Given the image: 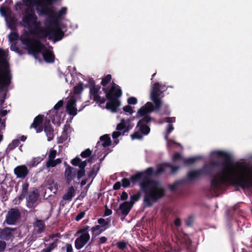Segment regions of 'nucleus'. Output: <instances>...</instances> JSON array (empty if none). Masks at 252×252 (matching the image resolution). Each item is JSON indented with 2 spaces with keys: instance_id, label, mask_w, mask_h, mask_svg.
I'll return each mask as SVG.
<instances>
[{
  "instance_id": "1",
  "label": "nucleus",
  "mask_w": 252,
  "mask_h": 252,
  "mask_svg": "<svg viewBox=\"0 0 252 252\" xmlns=\"http://www.w3.org/2000/svg\"><path fill=\"white\" fill-rule=\"evenodd\" d=\"M212 155L223 158V168L220 172L213 176L210 181V186L206 190L209 196H218L222 186L230 185L242 189L252 188V168L246 162H237L236 165L240 169L239 174H234L230 167L233 166V161L229 154L222 151L212 152Z\"/></svg>"
},
{
  "instance_id": "2",
  "label": "nucleus",
  "mask_w": 252,
  "mask_h": 252,
  "mask_svg": "<svg viewBox=\"0 0 252 252\" xmlns=\"http://www.w3.org/2000/svg\"><path fill=\"white\" fill-rule=\"evenodd\" d=\"M180 168L179 165H173L169 162H163L157 166L156 170L153 167H148L145 170L138 172L132 177L134 182L144 179L140 184L141 190L145 193L143 201L146 207H151L165 195V189L161 183L158 180L151 179L150 177L164 173L167 168H170V174H175Z\"/></svg>"
},
{
  "instance_id": "3",
  "label": "nucleus",
  "mask_w": 252,
  "mask_h": 252,
  "mask_svg": "<svg viewBox=\"0 0 252 252\" xmlns=\"http://www.w3.org/2000/svg\"><path fill=\"white\" fill-rule=\"evenodd\" d=\"M22 43L27 47L29 53L32 54L35 58H36L39 53H41L43 59L46 63L54 62L55 57L53 52L46 49L44 44L39 40L26 37L22 39Z\"/></svg>"
},
{
  "instance_id": "4",
  "label": "nucleus",
  "mask_w": 252,
  "mask_h": 252,
  "mask_svg": "<svg viewBox=\"0 0 252 252\" xmlns=\"http://www.w3.org/2000/svg\"><path fill=\"white\" fill-rule=\"evenodd\" d=\"M24 12L25 15L22 20L23 26L28 28L31 34L37 37L42 27L41 23L37 21L38 18L34 8L29 7L25 9Z\"/></svg>"
},
{
  "instance_id": "5",
  "label": "nucleus",
  "mask_w": 252,
  "mask_h": 252,
  "mask_svg": "<svg viewBox=\"0 0 252 252\" xmlns=\"http://www.w3.org/2000/svg\"><path fill=\"white\" fill-rule=\"evenodd\" d=\"M8 51L0 48V84L10 85L12 74Z\"/></svg>"
},
{
  "instance_id": "6",
  "label": "nucleus",
  "mask_w": 252,
  "mask_h": 252,
  "mask_svg": "<svg viewBox=\"0 0 252 252\" xmlns=\"http://www.w3.org/2000/svg\"><path fill=\"white\" fill-rule=\"evenodd\" d=\"M102 90L105 94V100L108 101L105 108L113 113L116 112L121 104L118 98L122 95V90H114L109 87H102Z\"/></svg>"
},
{
  "instance_id": "7",
  "label": "nucleus",
  "mask_w": 252,
  "mask_h": 252,
  "mask_svg": "<svg viewBox=\"0 0 252 252\" xmlns=\"http://www.w3.org/2000/svg\"><path fill=\"white\" fill-rule=\"evenodd\" d=\"M64 33L60 26L59 28L48 27L45 29L42 27L37 38L43 39L48 37L49 40H52L54 42L61 40L64 36Z\"/></svg>"
},
{
  "instance_id": "8",
  "label": "nucleus",
  "mask_w": 252,
  "mask_h": 252,
  "mask_svg": "<svg viewBox=\"0 0 252 252\" xmlns=\"http://www.w3.org/2000/svg\"><path fill=\"white\" fill-rule=\"evenodd\" d=\"M86 87L89 88V96L91 99L99 105L105 103V97H101L99 94L101 87L99 85H96L94 80L90 79Z\"/></svg>"
},
{
  "instance_id": "9",
  "label": "nucleus",
  "mask_w": 252,
  "mask_h": 252,
  "mask_svg": "<svg viewBox=\"0 0 252 252\" xmlns=\"http://www.w3.org/2000/svg\"><path fill=\"white\" fill-rule=\"evenodd\" d=\"M30 1H34L35 5L37 6L36 10L39 15L47 16L53 13L52 0H30Z\"/></svg>"
},
{
  "instance_id": "10",
  "label": "nucleus",
  "mask_w": 252,
  "mask_h": 252,
  "mask_svg": "<svg viewBox=\"0 0 252 252\" xmlns=\"http://www.w3.org/2000/svg\"><path fill=\"white\" fill-rule=\"evenodd\" d=\"M162 92L160 89V84L158 82L155 83L152 86L151 91V100L155 104L156 109H160L162 105V100L160 96Z\"/></svg>"
},
{
  "instance_id": "11",
  "label": "nucleus",
  "mask_w": 252,
  "mask_h": 252,
  "mask_svg": "<svg viewBox=\"0 0 252 252\" xmlns=\"http://www.w3.org/2000/svg\"><path fill=\"white\" fill-rule=\"evenodd\" d=\"M152 121V118L150 116L143 117L137 123L136 128L138 127L139 131L144 135H148L150 132L149 125Z\"/></svg>"
},
{
  "instance_id": "12",
  "label": "nucleus",
  "mask_w": 252,
  "mask_h": 252,
  "mask_svg": "<svg viewBox=\"0 0 252 252\" xmlns=\"http://www.w3.org/2000/svg\"><path fill=\"white\" fill-rule=\"evenodd\" d=\"M21 212L17 207L11 208L8 212L5 220V222L8 225L15 224L20 219Z\"/></svg>"
},
{
  "instance_id": "13",
  "label": "nucleus",
  "mask_w": 252,
  "mask_h": 252,
  "mask_svg": "<svg viewBox=\"0 0 252 252\" xmlns=\"http://www.w3.org/2000/svg\"><path fill=\"white\" fill-rule=\"evenodd\" d=\"M71 163L75 166H78L80 169L78 170L76 173L77 178L79 180L85 175V168L87 166V162L86 160L82 161L81 159L76 157L72 159L71 161Z\"/></svg>"
},
{
  "instance_id": "14",
  "label": "nucleus",
  "mask_w": 252,
  "mask_h": 252,
  "mask_svg": "<svg viewBox=\"0 0 252 252\" xmlns=\"http://www.w3.org/2000/svg\"><path fill=\"white\" fill-rule=\"evenodd\" d=\"M160 109H156L155 104L154 105L151 102H147L145 105L141 107L137 112L138 114L141 117L149 116L148 114L155 110H159Z\"/></svg>"
},
{
  "instance_id": "15",
  "label": "nucleus",
  "mask_w": 252,
  "mask_h": 252,
  "mask_svg": "<svg viewBox=\"0 0 252 252\" xmlns=\"http://www.w3.org/2000/svg\"><path fill=\"white\" fill-rule=\"evenodd\" d=\"M219 165L220 162L218 161H211L208 164L204 165L200 169L203 175L211 176L212 179L213 176L216 175L218 173H217L215 175H212V172L214 170L215 167Z\"/></svg>"
},
{
  "instance_id": "16",
  "label": "nucleus",
  "mask_w": 252,
  "mask_h": 252,
  "mask_svg": "<svg viewBox=\"0 0 252 252\" xmlns=\"http://www.w3.org/2000/svg\"><path fill=\"white\" fill-rule=\"evenodd\" d=\"M38 197L39 194L37 189L31 191L27 198V206L29 208L34 207Z\"/></svg>"
},
{
  "instance_id": "17",
  "label": "nucleus",
  "mask_w": 252,
  "mask_h": 252,
  "mask_svg": "<svg viewBox=\"0 0 252 252\" xmlns=\"http://www.w3.org/2000/svg\"><path fill=\"white\" fill-rule=\"evenodd\" d=\"M16 229V228L5 227L0 232V238L5 241L9 240L13 236V232L15 231Z\"/></svg>"
},
{
  "instance_id": "18",
  "label": "nucleus",
  "mask_w": 252,
  "mask_h": 252,
  "mask_svg": "<svg viewBox=\"0 0 252 252\" xmlns=\"http://www.w3.org/2000/svg\"><path fill=\"white\" fill-rule=\"evenodd\" d=\"M43 116L41 115H38L35 117L33 120V123L30 126V128H34L37 133L42 131L43 127L42 124L43 121Z\"/></svg>"
},
{
  "instance_id": "19",
  "label": "nucleus",
  "mask_w": 252,
  "mask_h": 252,
  "mask_svg": "<svg viewBox=\"0 0 252 252\" xmlns=\"http://www.w3.org/2000/svg\"><path fill=\"white\" fill-rule=\"evenodd\" d=\"M90 238V234L81 235L75 241V248L78 250L82 249L88 243Z\"/></svg>"
},
{
  "instance_id": "20",
  "label": "nucleus",
  "mask_w": 252,
  "mask_h": 252,
  "mask_svg": "<svg viewBox=\"0 0 252 252\" xmlns=\"http://www.w3.org/2000/svg\"><path fill=\"white\" fill-rule=\"evenodd\" d=\"M10 85L0 84V108L2 109L3 105L6 98V95L9 90Z\"/></svg>"
},
{
  "instance_id": "21",
  "label": "nucleus",
  "mask_w": 252,
  "mask_h": 252,
  "mask_svg": "<svg viewBox=\"0 0 252 252\" xmlns=\"http://www.w3.org/2000/svg\"><path fill=\"white\" fill-rule=\"evenodd\" d=\"M14 174L18 178H25L29 174V170L25 165H19L14 168Z\"/></svg>"
},
{
  "instance_id": "22",
  "label": "nucleus",
  "mask_w": 252,
  "mask_h": 252,
  "mask_svg": "<svg viewBox=\"0 0 252 252\" xmlns=\"http://www.w3.org/2000/svg\"><path fill=\"white\" fill-rule=\"evenodd\" d=\"M129 122V119L126 120L122 119L121 120V123L117 125L116 129L118 131L123 130V134L124 135L126 133L128 132L132 127L130 125Z\"/></svg>"
},
{
  "instance_id": "23",
  "label": "nucleus",
  "mask_w": 252,
  "mask_h": 252,
  "mask_svg": "<svg viewBox=\"0 0 252 252\" xmlns=\"http://www.w3.org/2000/svg\"><path fill=\"white\" fill-rule=\"evenodd\" d=\"M76 100L74 99H70L68 101L66 109L68 114L73 117L77 115V109L76 107Z\"/></svg>"
},
{
  "instance_id": "24",
  "label": "nucleus",
  "mask_w": 252,
  "mask_h": 252,
  "mask_svg": "<svg viewBox=\"0 0 252 252\" xmlns=\"http://www.w3.org/2000/svg\"><path fill=\"white\" fill-rule=\"evenodd\" d=\"M77 169L69 165L65 169L64 174L66 183L69 184L76 176Z\"/></svg>"
},
{
  "instance_id": "25",
  "label": "nucleus",
  "mask_w": 252,
  "mask_h": 252,
  "mask_svg": "<svg viewBox=\"0 0 252 252\" xmlns=\"http://www.w3.org/2000/svg\"><path fill=\"white\" fill-rule=\"evenodd\" d=\"M203 175L200 169L197 170H193L189 172L187 174V177L190 181H193L199 180L201 176Z\"/></svg>"
},
{
  "instance_id": "26",
  "label": "nucleus",
  "mask_w": 252,
  "mask_h": 252,
  "mask_svg": "<svg viewBox=\"0 0 252 252\" xmlns=\"http://www.w3.org/2000/svg\"><path fill=\"white\" fill-rule=\"evenodd\" d=\"M99 169H100L99 164H94L93 166V167L91 168L90 171L87 173V178H88L89 180L90 179H92V180H91V183L87 186V187L86 188H87V189H88L89 188V187H90L91 184L92 183L94 179L95 178V177L97 175V172H98Z\"/></svg>"
},
{
  "instance_id": "27",
  "label": "nucleus",
  "mask_w": 252,
  "mask_h": 252,
  "mask_svg": "<svg viewBox=\"0 0 252 252\" xmlns=\"http://www.w3.org/2000/svg\"><path fill=\"white\" fill-rule=\"evenodd\" d=\"M136 173H135V174L132 175L129 179H128V178H123L121 180V184H122V186L123 187V188H128L130 186V183L131 182L132 184L133 185H135L136 183L139 182V187H140V190L143 191L142 190H141V186H140V184L143 182L145 179H140L136 182H134L133 181H132V180L131 179V178L132 176H134Z\"/></svg>"
},
{
  "instance_id": "28",
  "label": "nucleus",
  "mask_w": 252,
  "mask_h": 252,
  "mask_svg": "<svg viewBox=\"0 0 252 252\" xmlns=\"http://www.w3.org/2000/svg\"><path fill=\"white\" fill-rule=\"evenodd\" d=\"M132 206L128 201H125L121 203L119 206V209L121 211L122 215L126 217L130 212Z\"/></svg>"
},
{
  "instance_id": "29",
  "label": "nucleus",
  "mask_w": 252,
  "mask_h": 252,
  "mask_svg": "<svg viewBox=\"0 0 252 252\" xmlns=\"http://www.w3.org/2000/svg\"><path fill=\"white\" fill-rule=\"evenodd\" d=\"M44 130L46 133L48 141H50L52 140L54 137V129L50 124V120H48V124L45 125Z\"/></svg>"
},
{
  "instance_id": "30",
  "label": "nucleus",
  "mask_w": 252,
  "mask_h": 252,
  "mask_svg": "<svg viewBox=\"0 0 252 252\" xmlns=\"http://www.w3.org/2000/svg\"><path fill=\"white\" fill-rule=\"evenodd\" d=\"M47 16H48L47 22L49 25L52 26L53 28H59V26H60V20L55 17V15L54 13Z\"/></svg>"
},
{
  "instance_id": "31",
  "label": "nucleus",
  "mask_w": 252,
  "mask_h": 252,
  "mask_svg": "<svg viewBox=\"0 0 252 252\" xmlns=\"http://www.w3.org/2000/svg\"><path fill=\"white\" fill-rule=\"evenodd\" d=\"M75 190L73 187H69L66 193L63 196V199L64 200L70 201L75 195Z\"/></svg>"
},
{
  "instance_id": "32",
  "label": "nucleus",
  "mask_w": 252,
  "mask_h": 252,
  "mask_svg": "<svg viewBox=\"0 0 252 252\" xmlns=\"http://www.w3.org/2000/svg\"><path fill=\"white\" fill-rule=\"evenodd\" d=\"M108 228V226L102 228L100 225H96L91 228L92 235L94 237H96Z\"/></svg>"
},
{
  "instance_id": "33",
  "label": "nucleus",
  "mask_w": 252,
  "mask_h": 252,
  "mask_svg": "<svg viewBox=\"0 0 252 252\" xmlns=\"http://www.w3.org/2000/svg\"><path fill=\"white\" fill-rule=\"evenodd\" d=\"M29 185L28 183H25L22 185V189L21 194L18 196V200H22L27 195Z\"/></svg>"
},
{
  "instance_id": "34",
  "label": "nucleus",
  "mask_w": 252,
  "mask_h": 252,
  "mask_svg": "<svg viewBox=\"0 0 252 252\" xmlns=\"http://www.w3.org/2000/svg\"><path fill=\"white\" fill-rule=\"evenodd\" d=\"M35 227H37L38 229L36 232L37 233H41L43 232L45 228V224L43 220H37L34 224Z\"/></svg>"
},
{
  "instance_id": "35",
  "label": "nucleus",
  "mask_w": 252,
  "mask_h": 252,
  "mask_svg": "<svg viewBox=\"0 0 252 252\" xmlns=\"http://www.w3.org/2000/svg\"><path fill=\"white\" fill-rule=\"evenodd\" d=\"M100 140L102 141V145L103 147L110 146L111 144L110 137L108 134H104L100 137Z\"/></svg>"
},
{
  "instance_id": "36",
  "label": "nucleus",
  "mask_w": 252,
  "mask_h": 252,
  "mask_svg": "<svg viewBox=\"0 0 252 252\" xmlns=\"http://www.w3.org/2000/svg\"><path fill=\"white\" fill-rule=\"evenodd\" d=\"M67 8L63 7L59 11L55 13V17L58 18L60 21L62 20L63 16L66 14Z\"/></svg>"
},
{
  "instance_id": "37",
  "label": "nucleus",
  "mask_w": 252,
  "mask_h": 252,
  "mask_svg": "<svg viewBox=\"0 0 252 252\" xmlns=\"http://www.w3.org/2000/svg\"><path fill=\"white\" fill-rule=\"evenodd\" d=\"M97 222L102 228L105 227L106 226L109 228L110 225V220L108 219L106 220L103 218H99L97 220Z\"/></svg>"
},
{
  "instance_id": "38",
  "label": "nucleus",
  "mask_w": 252,
  "mask_h": 252,
  "mask_svg": "<svg viewBox=\"0 0 252 252\" xmlns=\"http://www.w3.org/2000/svg\"><path fill=\"white\" fill-rule=\"evenodd\" d=\"M111 79V75L107 74L102 78L100 84L103 86V87H106V86L110 82Z\"/></svg>"
},
{
  "instance_id": "39",
  "label": "nucleus",
  "mask_w": 252,
  "mask_h": 252,
  "mask_svg": "<svg viewBox=\"0 0 252 252\" xmlns=\"http://www.w3.org/2000/svg\"><path fill=\"white\" fill-rule=\"evenodd\" d=\"M20 144V141L18 139L14 140L12 141L11 143L8 145V146L6 149V151L8 152L14 150L16 147H17L19 144Z\"/></svg>"
},
{
  "instance_id": "40",
  "label": "nucleus",
  "mask_w": 252,
  "mask_h": 252,
  "mask_svg": "<svg viewBox=\"0 0 252 252\" xmlns=\"http://www.w3.org/2000/svg\"><path fill=\"white\" fill-rule=\"evenodd\" d=\"M199 158V157H192L188 158H184L183 162L185 166L190 165L193 164Z\"/></svg>"
},
{
  "instance_id": "41",
  "label": "nucleus",
  "mask_w": 252,
  "mask_h": 252,
  "mask_svg": "<svg viewBox=\"0 0 252 252\" xmlns=\"http://www.w3.org/2000/svg\"><path fill=\"white\" fill-rule=\"evenodd\" d=\"M141 194L140 192H138L135 194H134L130 196V201H128L130 204H131V205L133 206L134 203L140 199L141 197Z\"/></svg>"
},
{
  "instance_id": "42",
  "label": "nucleus",
  "mask_w": 252,
  "mask_h": 252,
  "mask_svg": "<svg viewBox=\"0 0 252 252\" xmlns=\"http://www.w3.org/2000/svg\"><path fill=\"white\" fill-rule=\"evenodd\" d=\"M83 90V83L80 82L76 86L74 87L73 92L75 94H79L82 92Z\"/></svg>"
},
{
  "instance_id": "43",
  "label": "nucleus",
  "mask_w": 252,
  "mask_h": 252,
  "mask_svg": "<svg viewBox=\"0 0 252 252\" xmlns=\"http://www.w3.org/2000/svg\"><path fill=\"white\" fill-rule=\"evenodd\" d=\"M67 137L66 130L65 129V127H64L61 136L58 138V143L61 144L63 143L67 140Z\"/></svg>"
},
{
  "instance_id": "44",
  "label": "nucleus",
  "mask_w": 252,
  "mask_h": 252,
  "mask_svg": "<svg viewBox=\"0 0 252 252\" xmlns=\"http://www.w3.org/2000/svg\"><path fill=\"white\" fill-rule=\"evenodd\" d=\"M183 160L184 158L180 153H176L173 155L172 157V161L174 163H176L180 161H183Z\"/></svg>"
},
{
  "instance_id": "45",
  "label": "nucleus",
  "mask_w": 252,
  "mask_h": 252,
  "mask_svg": "<svg viewBox=\"0 0 252 252\" xmlns=\"http://www.w3.org/2000/svg\"><path fill=\"white\" fill-rule=\"evenodd\" d=\"M183 183V180L177 181L175 182L173 184L169 185L168 186V189L171 191H175L177 189V186L182 184Z\"/></svg>"
},
{
  "instance_id": "46",
  "label": "nucleus",
  "mask_w": 252,
  "mask_h": 252,
  "mask_svg": "<svg viewBox=\"0 0 252 252\" xmlns=\"http://www.w3.org/2000/svg\"><path fill=\"white\" fill-rule=\"evenodd\" d=\"M143 134L139 131H135L130 136L132 140L139 139L141 140L143 139Z\"/></svg>"
},
{
  "instance_id": "47",
  "label": "nucleus",
  "mask_w": 252,
  "mask_h": 252,
  "mask_svg": "<svg viewBox=\"0 0 252 252\" xmlns=\"http://www.w3.org/2000/svg\"><path fill=\"white\" fill-rule=\"evenodd\" d=\"M90 227L88 225L84 226L83 228L78 230L77 234H80L81 235L89 234L88 233Z\"/></svg>"
},
{
  "instance_id": "48",
  "label": "nucleus",
  "mask_w": 252,
  "mask_h": 252,
  "mask_svg": "<svg viewBox=\"0 0 252 252\" xmlns=\"http://www.w3.org/2000/svg\"><path fill=\"white\" fill-rule=\"evenodd\" d=\"M59 242V240L58 239H56L52 243L49 244L47 248L50 251V252H51L57 247Z\"/></svg>"
},
{
  "instance_id": "49",
  "label": "nucleus",
  "mask_w": 252,
  "mask_h": 252,
  "mask_svg": "<svg viewBox=\"0 0 252 252\" xmlns=\"http://www.w3.org/2000/svg\"><path fill=\"white\" fill-rule=\"evenodd\" d=\"M92 151L90 149H87L81 153L80 156L83 158H86L90 157L92 154Z\"/></svg>"
},
{
  "instance_id": "50",
  "label": "nucleus",
  "mask_w": 252,
  "mask_h": 252,
  "mask_svg": "<svg viewBox=\"0 0 252 252\" xmlns=\"http://www.w3.org/2000/svg\"><path fill=\"white\" fill-rule=\"evenodd\" d=\"M117 247L120 249L123 250L125 249L127 246V243L124 242V241H119L118 242L117 244Z\"/></svg>"
},
{
  "instance_id": "51",
  "label": "nucleus",
  "mask_w": 252,
  "mask_h": 252,
  "mask_svg": "<svg viewBox=\"0 0 252 252\" xmlns=\"http://www.w3.org/2000/svg\"><path fill=\"white\" fill-rule=\"evenodd\" d=\"M127 101L129 105H135L137 103V99L136 97L131 96L128 98Z\"/></svg>"
},
{
  "instance_id": "52",
  "label": "nucleus",
  "mask_w": 252,
  "mask_h": 252,
  "mask_svg": "<svg viewBox=\"0 0 252 252\" xmlns=\"http://www.w3.org/2000/svg\"><path fill=\"white\" fill-rule=\"evenodd\" d=\"M63 104V101L62 100H59L54 106V111L58 110L60 108H61Z\"/></svg>"
},
{
  "instance_id": "53",
  "label": "nucleus",
  "mask_w": 252,
  "mask_h": 252,
  "mask_svg": "<svg viewBox=\"0 0 252 252\" xmlns=\"http://www.w3.org/2000/svg\"><path fill=\"white\" fill-rule=\"evenodd\" d=\"M174 129V127L172 124H168L166 129L167 135L165 136V138L166 139L168 138V135L170 134Z\"/></svg>"
},
{
  "instance_id": "54",
  "label": "nucleus",
  "mask_w": 252,
  "mask_h": 252,
  "mask_svg": "<svg viewBox=\"0 0 252 252\" xmlns=\"http://www.w3.org/2000/svg\"><path fill=\"white\" fill-rule=\"evenodd\" d=\"M123 110L124 112L128 113L130 114H131L133 113L132 108L128 105L124 106L123 107Z\"/></svg>"
},
{
  "instance_id": "55",
  "label": "nucleus",
  "mask_w": 252,
  "mask_h": 252,
  "mask_svg": "<svg viewBox=\"0 0 252 252\" xmlns=\"http://www.w3.org/2000/svg\"><path fill=\"white\" fill-rule=\"evenodd\" d=\"M57 154V151L55 150H51L48 155V159H54Z\"/></svg>"
},
{
  "instance_id": "56",
  "label": "nucleus",
  "mask_w": 252,
  "mask_h": 252,
  "mask_svg": "<svg viewBox=\"0 0 252 252\" xmlns=\"http://www.w3.org/2000/svg\"><path fill=\"white\" fill-rule=\"evenodd\" d=\"M46 166L47 167H53L56 166L54 159H48L46 162Z\"/></svg>"
},
{
  "instance_id": "57",
  "label": "nucleus",
  "mask_w": 252,
  "mask_h": 252,
  "mask_svg": "<svg viewBox=\"0 0 252 252\" xmlns=\"http://www.w3.org/2000/svg\"><path fill=\"white\" fill-rule=\"evenodd\" d=\"M18 37V34L15 32H11L9 36V40L11 41L16 40L17 39Z\"/></svg>"
},
{
  "instance_id": "58",
  "label": "nucleus",
  "mask_w": 252,
  "mask_h": 252,
  "mask_svg": "<svg viewBox=\"0 0 252 252\" xmlns=\"http://www.w3.org/2000/svg\"><path fill=\"white\" fill-rule=\"evenodd\" d=\"M85 211H82L81 212H80L76 217L75 218V220L76 221H79L80 220H81L82 219H83L85 215Z\"/></svg>"
},
{
  "instance_id": "59",
  "label": "nucleus",
  "mask_w": 252,
  "mask_h": 252,
  "mask_svg": "<svg viewBox=\"0 0 252 252\" xmlns=\"http://www.w3.org/2000/svg\"><path fill=\"white\" fill-rule=\"evenodd\" d=\"M193 222V218L191 216L188 217V218L186 220L185 223L187 226H190L192 224Z\"/></svg>"
},
{
  "instance_id": "60",
  "label": "nucleus",
  "mask_w": 252,
  "mask_h": 252,
  "mask_svg": "<svg viewBox=\"0 0 252 252\" xmlns=\"http://www.w3.org/2000/svg\"><path fill=\"white\" fill-rule=\"evenodd\" d=\"M6 246V242L4 241H0V252H3Z\"/></svg>"
},
{
  "instance_id": "61",
  "label": "nucleus",
  "mask_w": 252,
  "mask_h": 252,
  "mask_svg": "<svg viewBox=\"0 0 252 252\" xmlns=\"http://www.w3.org/2000/svg\"><path fill=\"white\" fill-rule=\"evenodd\" d=\"M16 22L15 20L12 18H10L8 21V26L10 28H13L15 26Z\"/></svg>"
},
{
  "instance_id": "62",
  "label": "nucleus",
  "mask_w": 252,
  "mask_h": 252,
  "mask_svg": "<svg viewBox=\"0 0 252 252\" xmlns=\"http://www.w3.org/2000/svg\"><path fill=\"white\" fill-rule=\"evenodd\" d=\"M122 186V184L120 182H117L114 184L113 187V189L114 190H118L121 188Z\"/></svg>"
},
{
  "instance_id": "63",
  "label": "nucleus",
  "mask_w": 252,
  "mask_h": 252,
  "mask_svg": "<svg viewBox=\"0 0 252 252\" xmlns=\"http://www.w3.org/2000/svg\"><path fill=\"white\" fill-rule=\"evenodd\" d=\"M128 198L127 193L124 191L122 192V194L121 195V199L122 200H126Z\"/></svg>"
},
{
  "instance_id": "64",
  "label": "nucleus",
  "mask_w": 252,
  "mask_h": 252,
  "mask_svg": "<svg viewBox=\"0 0 252 252\" xmlns=\"http://www.w3.org/2000/svg\"><path fill=\"white\" fill-rule=\"evenodd\" d=\"M66 252H73L71 244L67 243L65 245Z\"/></svg>"
}]
</instances>
